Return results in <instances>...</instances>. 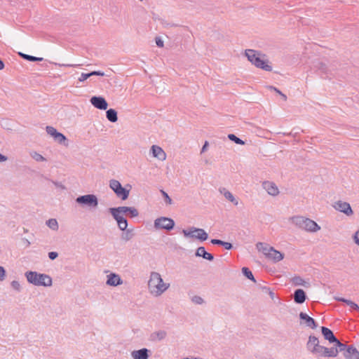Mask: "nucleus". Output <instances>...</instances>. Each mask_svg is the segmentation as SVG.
Listing matches in <instances>:
<instances>
[{"label":"nucleus","mask_w":359,"mask_h":359,"mask_svg":"<svg viewBox=\"0 0 359 359\" xmlns=\"http://www.w3.org/2000/svg\"><path fill=\"white\" fill-rule=\"evenodd\" d=\"M306 348L313 355L318 357L335 358L338 355V351L335 348H327L319 344L318 337L314 335L309 337L306 342Z\"/></svg>","instance_id":"nucleus-1"},{"label":"nucleus","mask_w":359,"mask_h":359,"mask_svg":"<svg viewBox=\"0 0 359 359\" xmlns=\"http://www.w3.org/2000/svg\"><path fill=\"white\" fill-rule=\"evenodd\" d=\"M245 55L248 61H250L256 67L262 69L266 72L272 71V66L269 64V61L265 59V55L260 51L253 49H247Z\"/></svg>","instance_id":"nucleus-2"},{"label":"nucleus","mask_w":359,"mask_h":359,"mask_svg":"<svg viewBox=\"0 0 359 359\" xmlns=\"http://www.w3.org/2000/svg\"><path fill=\"white\" fill-rule=\"evenodd\" d=\"M169 284H165L158 272H151L148 282V288L151 294L156 297L161 295L169 287Z\"/></svg>","instance_id":"nucleus-3"},{"label":"nucleus","mask_w":359,"mask_h":359,"mask_svg":"<svg viewBox=\"0 0 359 359\" xmlns=\"http://www.w3.org/2000/svg\"><path fill=\"white\" fill-rule=\"evenodd\" d=\"M25 276L27 282L35 286L50 287L53 284L52 278L46 273L28 271L25 272Z\"/></svg>","instance_id":"nucleus-4"},{"label":"nucleus","mask_w":359,"mask_h":359,"mask_svg":"<svg viewBox=\"0 0 359 359\" xmlns=\"http://www.w3.org/2000/svg\"><path fill=\"white\" fill-rule=\"evenodd\" d=\"M290 221L297 228L308 232H316L320 229V226L313 220L303 216H293Z\"/></svg>","instance_id":"nucleus-5"},{"label":"nucleus","mask_w":359,"mask_h":359,"mask_svg":"<svg viewBox=\"0 0 359 359\" xmlns=\"http://www.w3.org/2000/svg\"><path fill=\"white\" fill-rule=\"evenodd\" d=\"M182 233L185 237L196 238L201 241H205L208 239V235L203 229L192 226L189 229H182Z\"/></svg>","instance_id":"nucleus-6"},{"label":"nucleus","mask_w":359,"mask_h":359,"mask_svg":"<svg viewBox=\"0 0 359 359\" xmlns=\"http://www.w3.org/2000/svg\"><path fill=\"white\" fill-rule=\"evenodd\" d=\"M76 202L82 205L90 208H96L98 205V198L94 194H86L77 197Z\"/></svg>","instance_id":"nucleus-7"},{"label":"nucleus","mask_w":359,"mask_h":359,"mask_svg":"<svg viewBox=\"0 0 359 359\" xmlns=\"http://www.w3.org/2000/svg\"><path fill=\"white\" fill-rule=\"evenodd\" d=\"M154 226L156 229H165L167 231H170L175 226V222L171 218L161 217L154 220Z\"/></svg>","instance_id":"nucleus-8"},{"label":"nucleus","mask_w":359,"mask_h":359,"mask_svg":"<svg viewBox=\"0 0 359 359\" xmlns=\"http://www.w3.org/2000/svg\"><path fill=\"white\" fill-rule=\"evenodd\" d=\"M46 131L49 135L53 137L54 140L57 142L68 146V141L65 135L58 132L54 127L47 126L46 127Z\"/></svg>","instance_id":"nucleus-9"},{"label":"nucleus","mask_w":359,"mask_h":359,"mask_svg":"<svg viewBox=\"0 0 359 359\" xmlns=\"http://www.w3.org/2000/svg\"><path fill=\"white\" fill-rule=\"evenodd\" d=\"M90 102L93 106L100 110H106L108 107L107 102L101 96H93Z\"/></svg>","instance_id":"nucleus-10"},{"label":"nucleus","mask_w":359,"mask_h":359,"mask_svg":"<svg viewBox=\"0 0 359 359\" xmlns=\"http://www.w3.org/2000/svg\"><path fill=\"white\" fill-rule=\"evenodd\" d=\"M334 208L337 210L344 213L347 216H350L353 214L350 204L347 202H344L341 201H337L334 205Z\"/></svg>","instance_id":"nucleus-11"},{"label":"nucleus","mask_w":359,"mask_h":359,"mask_svg":"<svg viewBox=\"0 0 359 359\" xmlns=\"http://www.w3.org/2000/svg\"><path fill=\"white\" fill-rule=\"evenodd\" d=\"M299 316L301 320V325H305L306 327H309L311 329H316L318 325L316 324V320L306 313L304 312H300Z\"/></svg>","instance_id":"nucleus-12"},{"label":"nucleus","mask_w":359,"mask_h":359,"mask_svg":"<svg viewBox=\"0 0 359 359\" xmlns=\"http://www.w3.org/2000/svg\"><path fill=\"white\" fill-rule=\"evenodd\" d=\"M107 278L106 284L107 285L116 287L123 284V280L121 276L115 273H111L107 276Z\"/></svg>","instance_id":"nucleus-13"},{"label":"nucleus","mask_w":359,"mask_h":359,"mask_svg":"<svg viewBox=\"0 0 359 359\" xmlns=\"http://www.w3.org/2000/svg\"><path fill=\"white\" fill-rule=\"evenodd\" d=\"M262 187L271 196H276L279 194V190L277 186L272 182L264 181L262 183Z\"/></svg>","instance_id":"nucleus-14"},{"label":"nucleus","mask_w":359,"mask_h":359,"mask_svg":"<svg viewBox=\"0 0 359 359\" xmlns=\"http://www.w3.org/2000/svg\"><path fill=\"white\" fill-rule=\"evenodd\" d=\"M150 351L147 348H142L139 350L133 351L131 356L133 359H149Z\"/></svg>","instance_id":"nucleus-15"},{"label":"nucleus","mask_w":359,"mask_h":359,"mask_svg":"<svg viewBox=\"0 0 359 359\" xmlns=\"http://www.w3.org/2000/svg\"><path fill=\"white\" fill-rule=\"evenodd\" d=\"M151 151L154 157L161 161H164L166 158V154L161 147L157 145H153L151 148Z\"/></svg>","instance_id":"nucleus-16"},{"label":"nucleus","mask_w":359,"mask_h":359,"mask_svg":"<svg viewBox=\"0 0 359 359\" xmlns=\"http://www.w3.org/2000/svg\"><path fill=\"white\" fill-rule=\"evenodd\" d=\"M346 359H359V351L353 346H348V348L344 353Z\"/></svg>","instance_id":"nucleus-17"},{"label":"nucleus","mask_w":359,"mask_h":359,"mask_svg":"<svg viewBox=\"0 0 359 359\" xmlns=\"http://www.w3.org/2000/svg\"><path fill=\"white\" fill-rule=\"evenodd\" d=\"M321 332L325 339L327 340L330 343L337 341V338L334 336L333 332L330 329L323 326L321 327Z\"/></svg>","instance_id":"nucleus-18"},{"label":"nucleus","mask_w":359,"mask_h":359,"mask_svg":"<svg viewBox=\"0 0 359 359\" xmlns=\"http://www.w3.org/2000/svg\"><path fill=\"white\" fill-rule=\"evenodd\" d=\"M306 299L305 292L302 289H297L294 292V301L298 304H303Z\"/></svg>","instance_id":"nucleus-19"},{"label":"nucleus","mask_w":359,"mask_h":359,"mask_svg":"<svg viewBox=\"0 0 359 359\" xmlns=\"http://www.w3.org/2000/svg\"><path fill=\"white\" fill-rule=\"evenodd\" d=\"M195 255L196 257H201L208 261H212L214 259V256L211 253L208 252L203 246L198 248Z\"/></svg>","instance_id":"nucleus-20"},{"label":"nucleus","mask_w":359,"mask_h":359,"mask_svg":"<svg viewBox=\"0 0 359 359\" xmlns=\"http://www.w3.org/2000/svg\"><path fill=\"white\" fill-rule=\"evenodd\" d=\"M269 256L267 258L273 260L275 262H278L281 261L284 258V255L280 251L276 250L273 248H271V252H269Z\"/></svg>","instance_id":"nucleus-21"},{"label":"nucleus","mask_w":359,"mask_h":359,"mask_svg":"<svg viewBox=\"0 0 359 359\" xmlns=\"http://www.w3.org/2000/svg\"><path fill=\"white\" fill-rule=\"evenodd\" d=\"M129 210V207L120 206L117 208H110L109 209V212L112 216H122L121 214L127 213Z\"/></svg>","instance_id":"nucleus-22"},{"label":"nucleus","mask_w":359,"mask_h":359,"mask_svg":"<svg viewBox=\"0 0 359 359\" xmlns=\"http://www.w3.org/2000/svg\"><path fill=\"white\" fill-rule=\"evenodd\" d=\"M114 219L116 221L118 228L121 231H125L128 227V221L123 216H112Z\"/></svg>","instance_id":"nucleus-23"},{"label":"nucleus","mask_w":359,"mask_h":359,"mask_svg":"<svg viewBox=\"0 0 359 359\" xmlns=\"http://www.w3.org/2000/svg\"><path fill=\"white\" fill-rule=\"evenodd\" d=\"M129 194L130 189H127L126 187H123L121 186V187H120V189L116 191V195L123 201H125L128 198Z\"/></svg>","instance_id":"nucleus-24"},{"label":"nucleus","mask_w":359,"mask_h":359,"mask_svg":"<svg viewBox=\"0 0 359 359\" xmlns=\"http://www.w3.org/2000/svg\"><path fill=\"white\" fill-rule=\"evenodd\" d=\"M106 116L108 121L115 123L118 120L117 111L114 109H109L106 111Z\"/></svg>","instance_id":"nucleus-25"},{"label":"nucleus","mask_w":359,"mask_h":359,"mask_svg":"<svg viewBox=\"0 0 359 359\" xmlns=\"http://www.w3.org/2000/svg\"><path fill=\"white\" fill-rule=\"evenodd\" d=\"M336 300L341 302L346 303L353 310L359 311V306L351 300L344 299L343 297H337Z\"/></svg>","instance_id":"nucleus-26"},{"label":"nucleus","mask_w":359,"mask_h":359,"mask_svg":"<svg viewBox=\"0 0 359 359\" xmlns=\"http://www.w3.org/2000/svg\"><path fill=\"white\" fill-rule=\"evenodd\" d=\"M167 333L164 330H159L151 334V337L153 340L161 341L165 338Z\"/></svg>","instance_id":"nucleus-27"},{"label":"nucleus","mask_w":359,"mask_h":359,"mask_svg":"<svg viewBox=\"0 0 359 359\" xmlns=\"http://www.w3.org/2000/svg\"><path fill=\"white\" fill-rule=\"evenodd\" d=\"M20 55L25 60L30 62H41L43 60V57H38L33 55H27L25 53H20Z\"/></svg>","instance_id":"nucleus-28"},{"label":"nucleus","mask_w":359,"mask_h":359,"mask_svg":"<svg viewBox=\"0 0 359 359\" xmlns=\"http://www.w3.org/2000/svg\"><path fill=\"white\" fill-rule=\"evenodd\" d=\"M335 344V346L333 348H335L337 349L338 353L343 352V353L346 351V349L348 348V346L346 345L345 344L341 343L338 339H337V341L334 342Z\"/></svg>","instance_id":"nucleus-29"},{"label":"nucleus","mask_w":359,"mask_h":359,"mask_svg":"<svg viewBox=\"0 0 359 359\" xmlns=\"http://www.w3.org/2000/svg\"><path fill=\"white\" fill-rule=\"evenodd\" d=\"M134 236L133 229H126L121 235V239L124 241H130Z\"/></svg>","instance_id":"nucleus-30"},{"label":"nucleus","mask_w":359,"mask_h":359,"mask_svg":"<svg viewBox=\"0 0 359 359\" xmlns=\"http://www.w3.org/2000/svg\"><path fill=\"white\" fill-rule=\"evenodd\" d=\"M121 184L116 180H111L109 181V187L116 194V191L121 187Z\"/></svg>","instance_id":"nucleus-31"},{"label":"nucleus","mask_w":359,"mask_h":359,"mask_svg":"<svg viewBox=\"0 0 359 359\" xmlns=\"http://www.w3.org/2000/svg\"><path fill=\"white\" fill-rule=\"evenodd\" d=\"M46 225L52 230L57 231L58 229V223L55 219H49L46 221Z\"/></svg>","instance_id":"nucleus-32"},{"label":"nucleus","mask_w":359,"mask_h":359,"mask_svg":"<svg viewBox=\"0 0 359 359\" xmlns=\"http://www.w3.org/2000/svg\"><path fill=\"white\" fill-rule=\"evenodd\" d=\"M242 273L247 278L252 280L253 282H256L252 271L248 267H243Z\"/></svg>","instance_id":"nucleus-33"},{"label":"nucleus","mask_w":359,"mask_h":359,"mask_svg":"<svg viewBox=\"0 0 359 359\" xmlns=\"http://www.w3.org/2000/svg\"><path fill=\"white\" fill-rule=\"evenodd\" d=\"M228 138L231 141L235 142L237 144H240V145L245 144V142L243 140H242L241 139H240L239 137H238L237 136H236L234 134H229Z\"/></svg>","instance_id":"nucleus-34"},{"label":"nucleus","mask_w":359,"mask_h":359,"mask_svg":"<svg viewBox=\"0 0 359 359\" xmlns=\"http://www.w3.org/2000/svg\"><path fill=\"white\" fill-rule=\"evenodd\" d=\"M219 191L221 194L224 195L226 199H227L229 201H231V200L233 199V197H234V196L225 188L220 189Z\"/></svg>","instance_id":"nucleus-35"},{"label":"nucleus","mask_w":359,"mask_h":359,"mask_svg":"<svg viewBox=\"0 0 359 359\" xmlns=\"http://www.w3.org/2000/svg\"><path fill=\"white\" fill-rule=\"evenodd\" d=\"M31 156L37 162L46 161V158L40 154L33 151L30 154Z\"/></svg>","instance_id":"nucleus-36"},{"label":"nucleus","mask_w":359,"mask_h":359,"mask_svg":"<svg viewBox=\"0 0 359 359\" xmlns=\"http://www.w3.org/2000/svg\"><path fill=\"white\" fill-rule=\"evenodd\" d=\"M316 66L323 73L327 74L328 72V68L326 64L322 62H318Z\"/></svg>","instance_id":"nucleus-37"},{"label":"nucleus","mask_w":359,"mask_h":359,"mask_svg":"<svg viewBox=\"0 0 359 359\" xmlns=\"http://www.w3.org/2000/svg\"><path fill=\"white\" fill-rule=\"evenodd\" d=\"M128 212L129 213L130 217H136L139 215L138 210L134 207H129V210Z\"/></svg>","instance_id":"nucleus-38"},{"label":"nucleus","mask_w":359,"mask_h":359,"mask_svg":"<svg viewBox=\"0 0 359 359\" xmlns=\"http://www.w3.org/2000/svg\"><path fill=\"white\" fill-rule=\"evenodd\" d=\"M11 285L13 287V290H15L17 292H20L21 290V285L20 283L18 280H13L11 283Z\"/></svg>","instance_id":"nucleus-39"},{"label":"nucleus","mask_w":359,"mask_h":359,"mask_svg":"<svg viewBox=\"0 0 359 359\" xmlns=\"http://www.w3.org/2000/svg\"><path fill=\"white\" fill-rule=\"evenodd\" d=\"M292 281L295 285H302L304 283V280L299 276L294 277Z\"/></svg>","instance_id":"nucleus-40"},{"label":"nucleus","mask_w":359,"mask_h":359,"mask_svg":"<svg viewBox=\"0 0 359 359\" xmlns=\"http://www.w3.org/2000/svg\"><path fill=\"white\" fill-rule=\"evenodd\" d=\"M191 301L196 304H202L203 302H204V300L202 297H201L200 296H194L192 298H191Z\"/></svg>","instance_id":"nucleus-41"},{"label":"nucleus","mask_w":359,"mask_h":359,"mask_svg":"<svg viewBox=\"0 0 359 359\" xmlns=\"http://www.w3.org/2000/svg\"><path fill=\"white\" fill-rule=\"evenodd\" d=\"M161 193L162 194L164 199H165V201L167 204H172V199L170 198V197L168 196V194L163 190H161Z\"/></svg>","instance_id":"nucleus-42"},{"label":"nucleus","mask_w":359,"mask_h":359,"mask_svg":"<svg viewBox=\"0 0 359 359\" xmlns=\"http://www.w3.org/2000/svg\"><path fill=\"white\" fill-rule=\"evenodd\" d=\"M6 276V272L5 269L0 266V281H3L5 280Z\"/></svg>","instance_id":"nucleus-43"},{"label":"nucleus","mask_w":359,"mask_h":359,"mask_svg":"<svg viewBox=\"0 0 359 359\" xmlns=\"http://www.w3.org/2000/svg\"><path fill=\"white\" fill-rule=\"evenodd\" d=\"M90 77V73H82L81 76L79 78L80 82H83L86 79Z\"/></svg>","instance_id":"nucleus-44"},{"label":"nucleus","mask_w":359,"mask_h":359,"mask_svg":"<svg viewBox=\"0 0 359 359\" xmlns=\"http://www.w3.org/2000/svg\"><path fill=\"white\" fill-rule=\"evenodd\" d=\"M271 248H272V247H270V246H269L268 245H266V246H264V248L262 249L260 251H262V252L264 253V255L266 257H268V256H269V252H271Z\"/></svg>","instance_id":"nucleus-45"},{"label":"nucleus","mask_w":359,"mask_h":359,"mask_svg":"<svg viewBox=\"0 0 359 359\" xmlns=\"http://www.w3.org/2000/svg\"><path fill=\"white\" fill-rule=\"evenodd\" d=\"M53 184L56 187H58L60 189H61L62 190H65L66 189V187L64 184H62L61 182H56V181H52Z\"/></svg>","instance_id":"nucleus-46"},{"label":"nucleus","mask_w":359,"mask_h":359,"mask_svg":"<svg viewBox=\"0 0 359 359\" xmlns=\"http://www.w3.org/2000/svg\"><path fill=\"white\" fill-rule=\"evenodd\" d=\"M57 257H58V253L57 252H48V257L51 260L55 259Z\"/></svg>","instance_id":"nucleus-47"},{"label":"nucleus","mask_w":359,"mask_h":359,"mask_svg":"<svg viewBox=\"0 0 359 359\" xmlns=\"http://www.w3.org/2000/svg\"><path fill=\"white\" fill-rule=\"evenodd\" d=\"M90 76H104V72H101V71H93V72H90Z\"/></svg>","instance_id":"nucleus-48"},{"label":"nucleus","mask_w":359,"mask_h":359,"mask_svg":"<svg viewBox=\"0 0 359 359\" xmlns=\"http://www.w3.org/2000/svg\"><path fill=\"white\" fill-rule=\"evenodd\" d=\"M210 242L213 245H218L222 246L224 243V241L219 239H212Z\"/></svg>","instance_id":"nucleus-49"},{"label":"nucleus","mask_w":359,"mask_h":359,"mask_svg":"<svg viewBox=\"0 0 359 359\" xmlns=\"http://www.w3.org/2000/svg\"><path fill=\"white\" fill-rule=\"evenodd\" d=\"M155 41H156V46H157L158 47L161 48V47H163V41L161 40V38H159V37H156Z\"/></svg>","instance_id":"nucleus-50"},{"label":"nucleus","mask_w":359,"mask_h":359,"mask_svg":"<svg viewBox=\"0 0 359 359\" xmlns=\"http://www.w3.org/2000/svg\"><path fill=\"white\" fill-rule=\"evenodd\" d=\"M55 66L58 67H76L78 66L77 65H72V64H60L57 62L53 63Z\"/></svg>","instance_id":"nucleus-51"},{"label":"nucleus","mask_w":359,"mask_h":359,"mask_svg":"<svg viewBox=\"0 0 359 359\" xmlns=\"http://www.w3.org/2000/svg\"><path fill=\"white\" fill-rule=\"evenodd\" d=\"M353 239L355 243L359 245V229L355 233Z\"/></svg>","instance_id":"nucleus-52"},{"label":"nucleus","mask_w":359,"mask_h":359,"mask_svg":"<svg viewBox=\"0 0 359 359\" xmlns=\"http://www.w3.org/2000/svg\"><path fill=\"white\" fill-rule=\"evenodd\" d=\"M222 246L226 250H231L233 245L231 243L224 241Z\"/></svg>","instance_id":"nucleus-53"},{"label":"nucleus","mask_w":359,"mask_h":359,"mask_svg":"<svg viewBox=\"0 0 359 359\" xmlns=\"http://www.w3.org/2000/svg\"><path fill=\"white\" fill-rule=\"evenodd\" d=\"M266 243H261V242H259L256 244V247L259 251L261 250L262 249L264 248V246H266Z\"/></svg>","instance_id":"nucleus-54"},{"label":"nucleus","mask_w":359,"mask_h":359,"mask_svg":"<svg viewBox=\"0 0 359 359\" xmlns=\"http://www.w3.org/2000/svg\"><path fill=\"white\" fill-rule=\"evenodd\" d=\"M7 159H8L7 156H6L0 153V163L6 161Z\"/></svg>","instance_id":"nucleus-55"},{"label":"nucleus","mask_w":359,"mask_h":359,"mask_svg":"<svg viewBox=\"0 0 359 359\" xmlns=\"http://www.w3.org/2000/svg\"><path fill=\"white\" fill-rule=\"evenodd\" d=\"M269 88H270V89L273 90L274 91H276L279 95H280V93H282V92L280 90H278V88H276V87L270 86Z\"/></svg>","instance_id":"nucleus-56"},{"label":"nucleus","mask_w":359,"mask_h":359,"mask_svg":"<svg viewBox=\"0 0 359 359\" xmlns=\"http://www.w3.org/2000/svg\"><path fill=\"white\" fill-rule=\"evenodd\" d=\"M208 146V142L206 141L202 147L201 153H203L206 150V148Z\"/></svg>","instance_id":"nucleus-57"},{"label":"nucleus","mask_w":359,"mask_h":359,"mask_svg":"<svg viewBox=\"0 0 359 359\" xmlns=\"http://www.w3.org/2000/svg\"><path fill=\"white\" fill-rule=\"evenodd\" d=\"M230 202L233 203L235 205H238V201L235 197H233V199H231Z\"/></svg>","instance_id":"nucleus-58"},{"label":"nucleus","mask_w":359,"mask_h":359,"mask_svg":"<svg viewBox=\"0 0 359 359\" xmlns=\"http://www.w3.org/2000/svg\"><path fill=\"white\" fill-rule=\"evenodd\" d=\"M269 294L270 297H271L272 299H274V297H275V294H274V292H272L271 290H269Z\"/></svg>","instance_id":"nucleus-59"},{"label":"nucleus","mask_w":359,"mask_h":359,"mask_svg":"<svg viewBox=\"0 0 359 359\" xmlns=\"http://www.w3.org/2000/svg\"><path fill=\"white\" fill-rule=\"evenodd\" d=\"M4 62H3V60L0 59V70L3 69L4 68Z\"/></svg>","instance_id":"nucleus-60"},{"label":"nucleus","mask_w":359,"mask_h":359,"mask_svg":"<svg viewBox=\"0 0 359 359\" xmlns=\"http://www.w3.org/2000/svg\"><path fill=\"white\" fill-rule=\"evenodd\" d=\"M280 95L282 97V98L283 99V100H285H285H287V96H286L285 94H283V93H280Z\"/></svg>","instance_id":"nucleus-61"},{"label":"nucleus","mask_w":359,"mask_h":359,"mask_svg":"<svg viewBox=\"0 0 359 359\" xmlns=\"http://www.w3.org/2000/svg\"><path fill=\"white\" fill-rule=\"evenodd\" d=\"M162 24L164 25V26H168L169 24L168 23H165V22H162Z\"/></svg>","instance_id":"nucleus-62"}]
</instances>
